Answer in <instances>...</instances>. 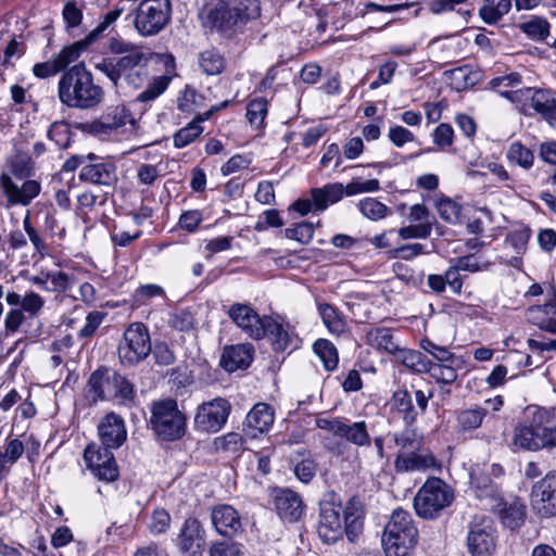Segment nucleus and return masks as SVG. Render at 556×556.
I'll return each instance as SVG.
<instances>
[{
  "label": "nucleus",
  "mask_w": 556,
  "mask_h": 556,
  "mask_svg": "<svg viewBox=\"0 0 556 556\" xmlns=\"http://www.w3.org/2000/svg\"><path fill=\"white\" fill-rule=\"evenodd\" d=\"M417 538L418 531L410 514L399 508L392 513L381 542L387 556H410Z\"/></svg>",
  "instance_id": "obj_6"
},
{
  "label": "nucleus",
  "mask_w": 556,
  "mask_h": 556,
  "mask_svg": "<svg viewBox=\"0 0 556 556\" xmlns=\"http://www.w3.org/2000/svg\"><path fill=\"white\" fill-rule=\"evenodd\" d=\"M275 413L267 403H257L248 413L244 420V431L251 438L266 433L273 427Z\"/></svg>",
  "instance_id": "obj_26"
},
{
  "label": "nucleus",
  "mask_w": 556,
  "mask_h": 556,
  "mask_svg": "<svg viewBox=\"0 0 556 556\" xmlns=\"http://www.w3.org/2000/svg\"><path fill=\"white\" fill-rule=\"evenodd\" d=\"M29 282L43 291L63 293L72 289L76 283V277L62 270H43L29 277Z\"/></svg>",
  "instance_id": "obj_24"
},
{
  "label": "nucleus",
  "mask_w": 556,
  "mask_h": 556,
  "mask_svg": "<svg viewBox=\"0 0 556 556\" xmlns=\"http://www.w3.org/2000/svg\"><path fill=\"white\" fill-rule=\"evenodd\" d=\"M437 207L442 219L452 224H455L459 220L462 207L451 199L440 200Z\"/></svg>",
  "instance_id": "obj_56"
},
{
  "label": "nucleus",
  "mask_w": 556,
  "mask_h": 556,
  "mask_svg": "<svg viewBox=\"0 0 556 556\" xmlns=\"http://www.w3.org/2000/svg\"><path fill=\"white\" fill-rule=\"evenodd\" d=\"M198 16L204 27L231 35L261 16V4L258 0H243L231 7L230 0H203Z\"/></svg>",
  "instance_id": "obj_2"
},
{
  "label": "nucleus",
  "mask_w": 556,
  "mask_h": 556,
  "mask_svg": "<svg viewBox=\"0 0 556 556\" xmlns=\"http://www.w3.org/2000/svg\"><path fill=\"white\" fill-rule=\"evenodd\" d=\"M364 508L358 496H353L348 502L343 519L341 517V507L326 502L320 505L318 521V535L327 544L337 542L346 534L351 542L363 531Z\"/></svg>",
  "instance_id": "obj_3"
},
{
  "label": "nucleus",
  "mask_w": 556,
  "mask_h": 556,
  "mask_svg": "<svg viewBox=\"0 0 556 556\" xmlns=\"http://www.w3.org/2000/svg\"><path fill=\"white\" fill-rule=\"evenodd\" d=\"M522 30L535 39H545L549 35V23L539 16L532 17L522 24Z\"/></svg>",
  "instance_id": "obj_54"
},
{
  "label": "nucleus",
  "mask_w": 556,
  "mask_h": 556,
  "mask_svg": "<svg viewBox=\"0 0 556 556\" xmlns=\"http://www.w3.org/2000/svg\"><path fill=\"white\" fill-rule=\"evenodd\" d=\"M455 363H432L430 362L429 369L427 372L443 383H452L457 378L456 369L454 368Z\"/></svg>",
  "instance_id": "obj_52"
},
{
  "label": "nucleus",
  "mask_w": 556,
  "mask_h": 556,
  "mask_svg": "<svg viewBox=\"0 0 556 556\" xmlns=\"http://www.w3.org/2000/svg\"><path fill=\"white\" fill-rule=\"evenodd\" d=\"M170 77L167 75H160L152 78L147 88L140 92L137 100L140 102H151L160 97L168 87Z\"/></svg>",
  "instance_id": "obj_46"
},
{
  "label": "nucleus",
  "mask_w": 556,
  "mask_h": 556,
  "mask_svg": "<svg viewBox=\"0 0 556 556\" xmlns=\"http://www.w3.org/2000/svg\"><path fill=\"white\" fill-rule=\"evenodd\" d=\"M96 162L83 165L79 179L92 185L111 186L117 180L116 168L113 163L101 162L93 154L87 156Z\"/></svg>",
  "instance_id": "obj_25"
},
{
  "label": "nucleus",
  "mask_w": 556,
  "mask_h": 556,
  "mask_svg": "<svg viewBox=\"0 0 556 556\" xmlns=\"http://www.w3.org/2000/svg\"><path fill=\"white\" fill-rule=\"evenodd\" d=\"M421 348L431 354L438 363H455L456 358L452 352L444 346H439L432 341L425 339L421 341Z\"/></svg>",
  "instance_id": "obj_59"
},
{
  "label": "nucleus",
  "mask_w": 556,
  "mask_h": 556,
  "mask_svg": "<svg viewBox=\"0 0 556 556\" xmlns=\"http://www.w3.org/2000/svg\"><path fill=\"white\" fill-rule=\"evenodd\" d=\"M431 233V225L428 223L410 225L399 229V236L403 240L425 239Z\"/></svg>",
  "instance_id": "obj_60"
},
{
  "label": "nucleus",
  "mask_w": 556,
  "mask_h": 556,
  "mask_svg": "<svg viewBox=\"0 0 556 556\" xmlns=\"http://www.w3.org/2000/svg\"><path fill=\"white\" fill-rule=\"evenodd\" d=\"M267 115V101L263 98L254 99L247 106V118L255 128L262 127Z\"/></svg>",
  "instance_id": "obj_51"
},
{
  "label": "nucleus",
  "mask_w": 556,
  "mask_h": 556,
  "mask_svg": "<svg viewBox=\"0 0 556 556\" xmlns=\"http://www.w3.org/2000/svg\"><path fill=\"white\" fill-rule=\"evenodd\" d=\"M169 0H142L135 15V27L142 36L159 34L170 21Z\"/></svg>",
  "instance_id": "obj_11"
},
{
  "label": "nucleus",
  "mask_w": 556,
  "mask_h": 556,
  "mask_svg": "<svg viewBox=\"0 0 556 556\" xmlns=\"http://www.w3.org/2000/svg\"><path fill=\"white\" fill-rule=\"evenodd\" d=\"M394 467L397 472L422 471L439 467V463L434 455L421 445L418 450L397 453Z\"/></svg>",
  "instance_id": "obj_20"
},
{
  "label": "nucleus",
  "mask_w": 556,
  "mask_h": 556,
  "mask_svg": "<svg viewBox=\"0 0 556 556\" xmlns=\"http://www.w3.org/2000/svg\"><path fill=\"white\" fill-rule=\"evenodd\" d=\"M467 548L471 556H492L496 548V529L485 515H475L468 526Z\"/></svg>",
  "instance_id": "obj_13"
},
{
  "label": "nucleus",
  "mask_w": 556,
  "mask_h": 556,
  "mask_svg": "<svg viewBox=\"0 0 556 556\" xmlns=\"http://www.w3.org/2000/svg\"><path fill=\"white\" fill-rule=\"evenodd\" d=\"M48 138L60 149H66L71 142V129L66 122H54L48 129Z\"/></svg>",
  "instance_id": "obj_50"
},
{
  "label": "nucleus",
  "mask_w": 556,
  "mask_h": 556,
  "mask_svg": "<svg viewBox=\"0 0 556 556\" xmlns=\"http://www.w3.org/2000/svg\"><path fill=\"white\" fill-rule=\"evenodd\" d=\"M552 417L551 412L545 408L528 406L525 409L522 421L514 430V448L516 451H539L551 447Z\"/></svg>",
  "instance_id": "obj_5"
},
{
  "label": "nucleus",
  "mask_w": 556,
  "mask_h": 556,
  "mask_svg": "<svg viewBox=\"0 0 556 556\" xmlns=\"http://www.w3.org/2000/svg\"><path fill=\"white\" fill-rule=\"evenodd\" d=\"M314 236V227L311 223L302 222L293 228L286 229V237L301 243H308Z\"/></svg>",
  "instance_id": "obj_58"
},
{
  "label": "nucleus",
  "mask_w": 556,
  "mask_h": 556,
  "mask_svg": "<svg viewBox=\"0 0 556 556\" xmlns=\"http://www.w3.org/2000/svg\"><path fill=\"white\" fill-rule=\"evenodd\" d=\"M490 467L476 466L470 471V482L472 486L480 491L478 496L492 495L494 492L493 481L490 476Z\"/></svg>",
  "instance_id": "obj_41"
},
{
  "label": "nucleus",
  "mask_w": 556,
  "mask_h": 556,
  "mask_svg": "<svg viewBox=\"0 0 556 556\" xmlns=\"http://www.w3.org/2000/svg\"><path fill=\"white\" fill-rule=\"evenodd\" d=\"M504 527L511 531L519 529L526 520V506L519 500L501 498L493 507Z\"/></svg>",
  "instance_id": "obj_28"
},
{
  "label": "nucleus",
  "mask_w": 556,
  "mask_h": 556,
  "mask_svg": "<svg viewBox=\"0 0 556 556\" xmlns=\"http://www.w3.org/2000/svg\"><path fill=\"white\" fill-rule=\"evenodd\" d=\"M366 342L370 346L392 354L394 357L400 346L394 342L392 332L389 328L377 327L366 332Z\"/></svg>",
  "instance_id": "obj_33"
},
{
  "label": "nucleus",
  "mask_w": 556,
  "mask_h": 556,
  "mask_svg": "<svg viewBox=\"0 0 556 556\" xmlns=\"http://www.w3.org/2000/svg\"><path fill=\"white\" fill-rule=\"evenodd\" d=\"M454 500L450 485L439 478L428 479L414 498L416 514L425 519L437 518Z\"/></svg>",
  "instance_id": "obj_8"
},
{
  "label": "nucleus",
  "mask_w": 556,
  "mask_h": 556,
  "mask_svg": "<svg viewBox=\"0 0 556 556\" xmlns=\"http://www.w3.org/2000/svg\"><path fill=\"white\" fill-rule=\"evenodd\" d=\"M395 361L417 372H427L430 365V361L421 352L402 348L396 353Z\"/></svg>",
  "instance_id": "obj_39"
},
{
  "label": "nucleus",
  "mask_w": 556,
  "mask_h": 556,
  "mask_svg": "<svg viewBox=\"0 0 556 556\" xmlns=\"http://www.w3.org/2000/svg\"><path fill=\"white\" fill-rule=\"evenodd\" d=\"M58 94L64 105L79 110L93 109L104 99L102 87L94 83L92 74L83 64L74 65L62 74Z\"/></svg>",
  "instance_id": "obj_4"
},
{
  "label": "nucleus",
  "mask_w": 556,
  "mask_h": 556,
  "mask_svg": "<svg viewBox=\"0 0 556 556\" xmlns=\"http://www.w3.org/2000/svg\"><path fill=\"white\" fill-rule=\"evenodd\" d=\"M0 187L10 205H28L40 192V184L25 180L21 186L13 181L9 174L0 175Z\"/></svg>",
  "instance_id": "obj_19"
},
{
  "label": "nucleus",
  "mask_w": 556,
  "mask_h": 556,
  "mask_svg": "<svg viewBox=\"0 0 556 556\" xmlns=\"http://www.w3.org/2000/svg\"><path fill=\"white\" fill-rule=\"evenodd\" d=\"M211 522L216 532L232 538L242 531V522L236 508L228 504H219L211 510Z\"/></svg>",
  "instance_id": "obj_21"
},
{
  "label": "nucleus",
  "mask_w": 556,
  "mask_h": 556,
  "mask_svg": "<svg viewBox=\"0 0 556 556\" xmlns=\"http://www.w3.org/2000/svg\"><path fill=\"white\" fill-rule=\"evenodd\" d=\"M511 8V0H482L479 15L486 24L497 23Z\"/></svg>",
  "instance_id": "obj_34"
},
{
  "label": "nucleus",
  "mask_w": 556,
  "mask_h": 556,
  "mask_svg": "<svg viewBox=\"0 0 556 556\" xmlns=\"http://www.w3.org/2000/svg\"><path fill=\"white\" fill-rule=\"evenodd\" d=\"M135 119L124 104L109 106L96 121L80 125L83 131L101 140H113L123 132L127 125H134Z\"/></svg>",
  "instance_id": "obj_10"
},
{
  "label": "nucleus",
  "mask_w": 556,
  "mask_h": 556,
  "mask_svg": "<svg viewBox=\"0 0 556 556\" xmlns=\"http://www.w3.org/2000/svg\"><path fill=\"white\" fill-rule=\"evenodd\" d=\"M150 426L163 441H176L186 433V417L172 399L154 402L151 407Z\"/></svg>",
  "instance_id": "obj_7"
},
{
  "label": "nucleus",
  "mask_w": 556,
  "mask_h": 556,
  "mask_svg": "<svg viewBox=\"0 0 556 556\" xmlns=\"http://www.w3.org/2000/svg\"><path fill=\"white\" fill-rule=\"evenodd\" d=\"M175 546L182 556H201L206 544V532L193 517L185 519L175 540Z\"/></svg>",
  "instance_id": "obj_15"
},
{
  "label": "nucleus",
  "mask_w": 556,
  "mask_h": 556,
  "mask_svg": "<svg viewBox=\"0 0 556 556\" xmlns=\"http://www.w3.org/2000/svg\"><path fill=\"white\" fill-rule=\"evenodd\" d=\"M105 316H106V314L103 312H99V311L90 312L87 315L85 325L79 330L78 336L80 338H90L96 332V330L99 328V326L102 324Z\"/></svg>",
  "instance_id": "obj_61"
},
{
  "label": "nucleus",
  "mask_w": 556,
  "mask_h": 556,
  "mask_svg": "<svg viewBox=\"0 0 556 556\" xmlns=\"http://www.w3.org/2000/svg\"><path fill=\"white\" fill-rule=\"evenodd\" d=\"M115 374H109L108 371L96 370L91 374L88 387L89 397L92 402L99 400H113L114 386H115Z\"/></svg>",
  "instance_id": "obj_29"
},
{
  "label": "nucleus",
  "mask_w": 556,
  "mask_h": 556,
  "mask_svg": "<svg viewBox=\"0 0 556 556\" xmlns=\"http://www.w3.org/2000/svg\"><path fill=\"white\" fill-rule=\"evenodd\" d=\"M108 446L89 444L84 452V459L87 467L99 479L112 482L118 478V467L114 456Z\"/></svg>",
  "instance_id": "obj_16"
},
{
  "label": "nucleus",
  "mask_w": 556,
  "mask_h": 556,
  "mask_svg": "<svg viewBox=\"0 0 556 556\" xmlns=\"http://www.w3.org/2000/svg\"><path fill=\"white\" fill-rule=\"evenodd\" d=\"M231 406L227 400L217 397L198 406L194 428L200 432L216 433L226 424Z\"/></svg>",
  "instance_id": "obj_14"
},
{
  "label": "nucleus",
  "mask_w": 556,
  "mask_h": 556,
  "mask_svg": "<svg viewBox=\"0 0 556 556\" xmlns=\"http://www.w3.org/2000/svg\"><path fill=\"white\" fill-rule=\"evenodd\" d=\"M98 431L102 445L110 448L121 447L127 439L125 421L115 413L104 416L98 426Z\"/></svg>",
  "instance_id": "obj_23"
},
{
  "label": "nucleus",
  "mask_w": 556,
  "mask_h": 556,
  "mask_svg": "<svg viewBox=\"0 0 556 556\" xmlns=\"http://www.w3.org/2000/svg\"><path fill=\"white\" fill-rule=\"evenodd\" d=\"M199 65L207 75H218L225 68V59L216 50H206L199 55Z\"/></svg>",
  "instance_id": "obj_44"
},
{
  "label": "nucleus",
  "mask_w": 556,
  "mask_h": 556,
  "mask_svg": "<svg viewBox=\"0 0 556 556\" xmlns=\"http://www.w3.org/2000/svg\"><path fill=\"white\" fill-rule=\"evenodd\" d=\"M522 84V78L520 74L516 72H511L507 75L494 77L489 81V85L492 89L497 90L500 93V90H511L517 87H520Z\"/></svg>",
  "instance_id": "obj_55"
},
{
  "label": "nucleus",
  "mask_w": 556,
  "mask_h": 556,
  "mask_svg": "<svg viewBox=\"0 0 556 556\" xmlns=\"http://www.w3.org/2000/svg\"><path fill=\"white\" fill-rule=\"evenodd\" d=\"M24 451L25 447L21 440L11 439L7 441L4 450L2 451V456L8 464L12 466L22 457Z\"/></svg>",
  "instance_id": "obj_62"
},
{
  "label": "nucleus",
  "mask_w": 556,
  "mask_h": 556,
  "mask_svg": "<svg viewBox=\"0 0 556 556\" xmlns=\"http://www.w3.org/2000/svg\"><path fill=\"white\" fill-rule=\"evenodd\" d=\"M169 325L178 331H189L194 326L193 314L187 309H178L170 315Z\"/></svg>",
  "instance_id": "obj_57"
},
{
  "label": "nucleus",
  "mask_w": 556,
  "mask_h": 556,
  "mask_svg": "<svg viewBox=\"0 0 556 556\" xmlns=\"http://www.w3.org/2000/svg\"><path fill=\"white\" fill-rule=\"evenodd\" d=\"M154 58L162 59L166 65L174 64V58L169 54L156 55L144 51H131L122 56L103 59L94 67L104 74L118 91L128 92L148 83V65Z\"/></svg>",
  "instance_id": "obj_1"
},
{
  "label": "nucleus",
  "mask_w": 556,
  "mask_h": 556,
  "mask_svg": "<svg viewBox=\"0 0 556 556\" xmlns=\"http://www.w3.org/2000/svg\"><path fill=\"white\" fill-rule=\"evenodd\" d=\"M344 186L340 182L327 184L311 191L314 201V211L323 212L329 205L339 202L344 195Z\"/></svg>",
  "instance_id": "obj_30"
},
{
  "label": "nucleus",
  "mask_w": 556,
  "mask_h": 556,
  "mask_svg": "<svg viewBox=\"0 0 556 556\" xmlns=\"http://www.w3.org/2000/svg\"><path fill=\"white\" fill-rule=\"evenodd\" d=\"M362 214L370 220H379L387 216L388 206L375 198H365L359 201Z\"/></svg>",
  "instance_id": "obj_47"
},
{
  "label": "nucleus",
  "mask_w": 556,
  "mask_h": 556,
  "mask_svg": "<svg viewBox=\"0 0 556 556\" xmlns=\"http://www.w3.org/2000/svg\"><path fill=\"white\" fill-rule=\"evenodd\" d=\"M488 409L478 405L460 409L456 413V428L462 432H470L481 427Z\"/></svg>",
  "instance_id": "obj_32"
},
{
  "label": "nucleus",
  "mask_w": 556,
  "mask_h": 556,
  "mask_svg": "<svg viewBox=\"0 0 556 556\" xmlns=\"http://www.w3.org/2000/svg\"><path fill=\"white\" fill-rule=\"evenodd\" d=\"M508 159L518 164L519 166L528 169L533 165L534 155L530 149L522 146L520 142H514L510 144L508 152Z\"/></svg>",
  "instance_id": "obj_49"
},
{
  "label": "nucleus",
  "mask_w": 556,
  "mask_h": 556,
  "mask_svg": "<svg viewBox=\"0 0 556 556\" xmlns=\"http://www.w3.org/2000/svg\"><path fill=\"white\" fill-rule=\"evenodd\" d=\"M340 437L356 446L362 447L370 445V435L364 420L355 421L353 424L344 422Z\"/></svg>",
  "instance_id": "obj_36"
},
{
  "label": "nucleus",
  "mask_w": 556,
  "mask_h": 556,
  "mask_svg": "<svg viewBox=\"0 0 556 556\" xmlns=\"http://www.w3.org/2000/svg\"><path fill=\"white\" fill-rule=\"evenodd\" d=\"M531 505L542 518L556 515V471H549L534 483L531 491Z\"/></svg>",
  "instance_id": "obj_17"
},
{
  "label": "nucleus",
  "mask_w": 556,
  "mask_h": 556,
  "mask_svg": "<svg viewBox=\"0 0 556 556\" xmlns=\"http://www.w3.org/2000/svg\"><path fill=\"white\" fill-rule=\"evenodd\" d=\"M160 177L157 165L142 163L137 167L138 182L144 186H152Z\"/></svg>",
  "instance_id": "obj_63"
},
{
  "label": "nucleus",
  "mask_w": 556,
  "mask_h": 556,
  "mask_svg": "<svg viewBox=\"0 0 556 556\" xmlns=\"http://www.w3.org/2000/svg\"><path fill=\"white\" fill-rule=\"evenodd\" d=\"M254 348L250 343L225 346L220 357L222 367L229 371L245 369L253 361Z\"/></svg>",
  "instance_id": "obj_27"
},
{
  "label": "nucleus",
  "mask_w": 556,
  "mask_h": 556,
  "mask_svg": "<svg viewBox=\"0 0 556 556\" xmlns=\"http://www.w3.org/2000/svg\"><path fill=\"white\" fill-rule=\"evenodd\" d=\"M172 518L169 513L164 508H155L148 522V529L151 534L160 535L168 531Z\"/></svg>",
  "instance_id": "obj_48"
},
{
  "label": "nucleus",
  "mask_w": 556,
  "mask_h": 556,
  "mask_svg": "<svg viewBox=\"0 0 556 556\" xmlns=\"http://www.w3.org/2000/svg\"><path fill=\"white\" fill-rule=\"evenodd\" d=\"M112 401L117 405L125 407H131L136 402L134 384L121 374H115V386Z\"/></svg>",
  "instance_id": "obj_35"
},
{
  "label": "nucleus",
  "mask_w": 556,
  "mask_h": 556,
  "mask_svg": "<svg viewBox=\"0 0 556 556\" xmlns=\"http://www.w3.org/2000/svg\"><path fill=\"white\" fill-rule=\"evenodd\" d=\"M265 337H269L275 351H285L292 343V334L289 329L270 316H265Z\"/></svg>",
  "instance_id": "obj_31"
},
{
  "label": "nucleus",
  "mask_w": 556,
  "mask_h": 556,
  "mask_svg": "<svg viewBox=\"0 0 556 556\" xmlns=\"http://www.w3.org/2000/svg\"><path fill=\"white\" fill-rule=\"evenodd\" d=\"M228 316L250 338L260 340L265 338V316L260 314L249 304L235 303L228 308Z\"/></svg>",
  "instance_id": "obj_18"
},
{
  "label": "nucleus",
  "mask_w": 556,
  "mask_h": 556,
  "mask_svg": "<svg viewBox=\"0 0 556 556\" xmlns=\"http://www.w3.org/2000/svg\"><path fill=\"white\" fill-rule=\"evenodd\" d=\"M274 505L278 516L285 522L293 523L298 521L304 511L301 496L289 489H278L275 491Z\"/></svg>",
  "instance_id": "obj_22"
},
{
  "label": "nucleus",
  "mask_w": 556,
  "mask_h": 556,
  "mask_svg": "<svg viewBox=\"0 0 556 556\" xmlns=\"http://www.w3.org/2000/svg\"><path fill=\"white\" fill-rule=\"evenodd\" d=\"M454 130L451 125L442 123L433 131V142L441 149H446L453 143Z\"/></svg>",
  "instance_id": "obj_64"
},
{
  "label": "nucleus",
  "mask_w": 556,
  "mask_h": 556,
  "mask_svg": "<svg viewBox=\"0 0 556 556\" xmlns=\"http://www.w3.org/2000/svg\"><path fill=\"white\" fill-rule=\"evenodd\" d=\"M204 128L199 121H191L185 127L175 132L173 137L174 147L182 149L195 141L203 132Z\"/></svg>",
  "instance_id": "obj_43"
},
{
  "label": "nucleus",
  "mask_w": 556,
  "mask_h": 556,
  "mask_svg": "<svg viewBox=\"0 0 556 556\" xmlns=\"http://www.w3.org/2000/svg\"><path fill=\"white\" fill-rule=\"evenodd\" d=\"M379 189L380 181L378 179L361 180L359 178H354L344 187V193L348 197H352L359 193L376 192Z\"/></svg>",
  "instance_id": "obj_53"
},
{
  "label": "nucleus",
  "mask_w": 556,
  "mask_h": 556,
  "mask_svg": "<svg viewBox=\"0 0 556 556\" xmlns=\"http://www.w3.org/2000/svg\"><path fill=\"white\" fill-rule=\"evenodd\" d=\"M500 96L519 105L525 113L528 109H533L552 126H556V100L548 91L517 87L511 90H500Z\"/></svg>",
  "instance_id": "obj_9"
},
{
  "label": "nucleus",
  "mask_w": 556,
  "mask_h": 556,
  "mask_svg": "<svg viewBox=\"0 0 556 556\" xmlns=\"http://www.w3.org/2000/svg\"><path fill=\"white\" fill-rule=\"evenodd\" d=\"M150 352L151 340L148 328L142 323L130 324L118 343L117 353L121 362L132 366L147 358Z\"/></svg>",
  "instance_id": "obj_12"
},
{
  "label": "nucleus",
  "mask_w": 556,
  "mask_h": 556,
  "mask_svg": "<svg viewBox=\"0 0 556 556\" xmlns=\"http://www.w3.org/2000/svg\"><path fill=\"white\" fill-rule=\"evenodd\" d=\"M318 312L329 332L339 336L345 331V319L334 306L325 303L319 305Z\"/></svg>",
  "instance_id": "obj_38"
},
{
  "label": "nucleus",
  "mask_w": 556,
  "mask_h": 556,
  "mask_svg": "<svg viewBox=\"0 0 556 556\" xmlns=\"http://www.w3.org/2000/svg\"><path fill=\"white\" fill-rule=\"evenodd\" d=\"M394 407L403 414V419L407 425H412L416 420V412L414 409L413 400L407 390H397L393 394Z\"/></svg>",
  "instance_id": "obj_45"
},
{
  "label": "nucleus",
  "mask_w": 556,
  "mask_h": 556,
  "mask_svg": "<svg viewBox=\"0 0 556 556\" xmlns=\"http://www.w3.org/2000/svg\"><path fill=\"white\" fill-rule=\"evenodd\" d=\"M392 438L395 446L399 448L397 453H407L413 450H418L419 446L424 445L422 435L412 427L394 432Z\"/></svg>",
  "instance_id": "obj_37"
},
{
  "label": "nucleus",
  "mask_w": 556,
  "mask_h": 556,
  "mask_svg": "<svg viewBox=\"0 0 556 556\" xmlns=\"http://www.w3.org/2000/svg\"><path fill=\"white\" fill-rule=\"evenodd\" d=\"M89 36L86 37L85 40L75 42L71 46L63 48L53 59L58 64L60 71L67 67L70 64L76 62L80 56V53L84 49L87 48L89 43Z\"/></svg>",
  "instance_id": "obj_42"
},
{
  "label": "nucleus",
  "mask_w": 556,
  "mask_h": 556,
  "mask_svg": "<svg viewBox=\"0 0 556 556\" xmlns=\"http://www.w3.org/2000/svg\"><path fill=\"white\" fill-rule=\"evenodd\" d=\"M313 349L326 370L331 371L337 368L339 356L333 343L326 339H319L314 343Z\"/></svg>",
  "instance_id": "obj_40"
}]
</instances>
